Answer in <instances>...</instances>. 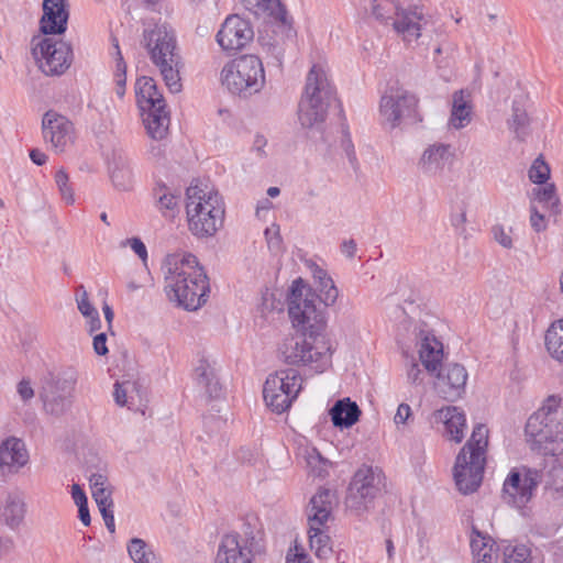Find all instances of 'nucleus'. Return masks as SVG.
<instances>
[{
  "instance_id": "f3484780",
  "label": "nucleus",
  "mask_w": 563,
  "mask_h": 563,
  "mask_svg": "<svg viewBox=\"0 0 563 563\" xmlns=\"http://www.w3.org/2000/svg\"><path fill=\"white\" fill-rule=\"evenodd\" d=\"M253 37L251 23L238 14L229 15L217 33L218 44L228 52L242 49Z\"/></svg>"
},
{
  "instance_id": "ddd939ff",
  "label": "nucleus",
  "mask_w": 563,
  "mask_h": 563,
  "mask_svg": "<svg viewBox=\"0 0 563 563\" xmlns=\"http://www.w3.org/2000/svg\"><path fill=\"white\" fill-rule=\"evenodd\" d=\"M32 55L38 68L47 76L65 74L74 59L71 45L66 41L52 37H34Z\"/></svg>"
},
{
  "instance_id": "39448f33",
  "label": "nucleus",
  "mask_w": 563,
  "mask_h": 563,
  "mask_svg": "<svg viewBox=\"0 0 563 563\" xmlns=\"http://www.w3.org/2000/svg\"><path fill=\"white\" fill-rule=\"evenodd\" d=\"M560 399L549 397L526 423V437L532 451L542 455L563 454V411Z\"/></svg>"
},
{
  "instance_id": "09e8293b",
  "label": "nucleus",
  "mask_w": 563,
  "mask_h": 563,
  "mask_svg": "<svg viewBox=\"0 0 563 563\" xmlns=\"http://www.w3.org/2000/svg\"><path fill=\"white\" fill-rule=\"evenodd\" d=\"M55 183L58 187V190L60 192L63 200L67 205H73L75 202L74 190L69 185V178H68V175L65 173V170L59 169L56 173Z\"/></svg>"
},
{
  "instance_id": "7c9ffc66",
  "label": "nucleus",
  "mask_w": 563,
  "mask_h": 563,
  "mask_svg": "<svg viewBox=\"0 0 563 563\" xmlns=\"http://www.w3.org/2000/svg\"><path fill=\"white\" fill-rule=\"evenodd\" d=\"M25 516V503L20 492H8L0 503V520L10 529H16Z\"/></svg>"
},
{
  "instance_id": "79ce46f5",
  "label": "nucleus",
  "mask_w": 563,
  "mask_h": 563,
  "mask_svg": "<svg viewBox=\"0 0 563 563\" xmlns=\"http://www.w3.org/2000/svg\"><path fill=\"white\" fill-rule=\"evenodd\" d=\"M534 200L541 203L544 208L552 210L554 213L559 212V198L555 192L554 184H547L543 187H537L532 191Z\"/></svg>"
},
{
  "instance_id": "393cba45",
  "label": "nucleus",
  "mask_w": 563,
  "mask_h": 563,
  "mask_svg": "<svg viewBox=\"0 0 563 563\" xmlns=\"http://www.w3.org/2000/svg\"><path fill=\"white\" fill-rule=\"evenodd\" d=\"M336 503L335 493L329 488H320L310 499L308 523L311 530L325 527Z\"/></svg>"
},
{
  "instance_id": "e433bc0d",
  "label": "nucleus",
  "mask_w": 563,
  "mask_h": 563,
  "mask_svg": "<svg viewBox=\"0 0 563 563\" xmlns=\"http://www.w3.org/2000/svg\"><path fill=\"white\" fill-rule=\"evenodd\" d=\"M545 347L549 354L563 364V319L554 321L545 332Z\"/></svg>"
},
{
  "instance_id": "49530a36",
  "label": "nucleus",
  "mask_w": 563,
  "mask_h": 563,
  "mask_svg": "<svg viewBox=\"0 0 563 563\" xmlns=\"http://www.w3.org/2000/svg\"><path fill=\"white\" fill-rule=\"evenodd\" d=\"M504 563H531L530 550L526 545L507 547Z\"/></svg>"
},
{
  "instance_id": "3c124183",
  "label": "nucleus",
  "mask_w": 563,
  "mask_h": 563,
  "mask_svg": "<svg viewBox=\"0 0 563 563\" xmlns=\"http://www.w3.org/2000/svg\"><path fill=\"white\" fill-rule=\"evenodd\" d=\"M474 536L471 538V549L474 558H478L479 554L485 552L492 545H495V542L489 538L483 536L481 532L474 530Z\"/></svg>"
},
{
  "instance_id": "7ed1b4c3",
  "label": "nucleus",
  "mask_w": 563,
  "mask_h": 563,
  "mask_svg": "<svg viewBox=\"0 0 563 563\" xmlns=\"http://www.w3.org/2000/svg\"><path fill=\"white\" fill-rule=\"evenodd\" d=\"M142 44L150 59L172 93L181 90L180 69L183 59L177 44L175 31L165 23L155 24L143 31Z\"/></svg>"
},
{
  "instance_id": "9b49d317",
  "label": "nucleus",
  "mask_w": 563,
  "mask_h": 563,
  "mask_svg": "<svg viewBox=\"0 0 563 563\" xmlns=\"http://www.w3.org/2000/svg\"><path fill=\"white\" fill-rule=\"evenodd\" d=\"M384 487V475L378 468L363 465L352 477L345 506L347 509L360 516L368 511L374 499Z\"/></svg>"
},
{
  "instance_id": "6e6d98bb",
  "label": "nucleus",
  "mask_w": 563,
  "mask_h": 563,
  "mask_svg": "<svg viewBox=\"0 0 563 563\" xmlns=\"http://www.w3.org/2000/svg\"><path fill=\"white\" fill-rule=\"evenodd\" d=\"M456 208H457V210L455 212H453L451 216V223L455 228H463L467 221V219H466V211H467L466 202L461 201L456 206Z\"/></svg>"
},
{
  "instance_id": "5fc2aeb1",
  "label": "nucleus",
  "mask_w": 563,
  "mask_h": 563,
  "mask_svg": "<svg viewBox=\"0 0 563 563\" xmlns=\"http://www.w3.org/2000/svg\"><path fill=\"white\" fill-rule=\"evenodd\" d=\"M111 489L110 487H106V488H97V490H95L92 493V497L98 506L99 507H113V501L111 499Z\"/></svg>"
},
{
  "instance_id": "20e7f679",
  "label": "nucleus",
  "mask_w": 563,
  "mask_h": 563,
  "mask_svg": "<svg viewBox=\"0 0 563 563\" xmlns=\"http://www.w3.org/2000/svg\"><path fill=\"white\" fill-rule=\"evenodd\" d=\"M333 346L325 331L287 336L278 347L283 362L302 366L314 373L325 372L332 364Z\"/></svg>"
},
{
  "instance_id": "9d476101",
  "label": "nucleus",
  "mask_w": 563,
  "mask_h": 563,
  "mask_svg": "<svg viewBox=\"0 0 563 563\" xmlns=\"http://www.w3.org/2000/svg\"><path fill=\"white\" fill-rule=\"evenodd\" d=\"M417 107L415 95L402 87L390 86L380 98L379 115L389 129H402L420 121Z\"/></svg>"
},
{
  "instance_id": "aec40b11",
  "label": "nucleus",
  "mask_w": 563,
  "mask_h": 563,
  "mask_svg": "<svg viewBox=\"0 0 563 563\" xmlns=\"http://www.w3.org/2000/svg\"><path fill=\"white\" fill-rule=\"evenodd\" d=\"M426 23L424 13L421 8L400 7L391 26L394 31L407 43L417 41L421 36L422 24Z\"/></svg>"
},
{
  "instance_id": "774afa93",
  "label": "nucleus",
  "mask_w": 563,
  "mask_h": 563,
  "mask_svg": "<svg viewBox=\"0 0 563 563\" xmlns=\"http://www.w3.org/2000/svg\"><path fill=\"white\" fill-rule=\"evenodd\" d=\"M474 560H481L484 563H497L498 551L496 544L488 548L485 552L479 554L478 558H474Z\"/></svg>"
},
{
  "instance_id": "412c9836",
  "label": "nucleus",
  "mask_w": 563,
  "mask_h": 563,
  "mask_svg": "<svg viewBox=\"0 0 563 563\" xmlns=\"http://www.w3.org/2000/svg\"><path fill=\"white\" fill-rule=\"evenodd\" d=\"M431 421L434 424H442L444 427V435L448 440L460 443L464 439L466 418L461 408L445 406L431 415Z\"/></svg>"
},
{
  "instance_id": "4d7b16f0",
  "label": "nucleus",
  "mask_w": 563,
  "mask_h": 563,
  "mask_svg": "<svg viewBox=\"0 0 563 563\" xmlns=\"http://www.w3.org/2000/svg\"><path fill=\"white\" fill-rule=\"evenodd\" d=\"M124 245H130V247L134 251V253L145 262L147 258V250L145 244L139 238H131L124 242Z\"/></svg>"
},
{
  "instance_id": "e2e57ef3",
  "label": "nucleus",
  "mask_w": 563,
  "mask_h": 563,
  "mask_svg": "<svg viewBox=\"0 0 563 563\" xmlns=\"http://www.w3.org/2000/svg\"><path fill=\"white\" fill-rule=\"evenodd\" d=\"M93 350L98 355H106L108 353L107 335L101 332L93 336Z\"/></svg>"
},
{
  "instance_id": "4c0bfd02",
  "label": "nucleus",
  "mask_w": 563,
  "mask_h": 563,
  "mask_svg": "<svg viewBox=\"0 0 563 563\" xmlns=\"http://www.w3.org/2000/svg\"><path fill=\"white\" fill-rule=\"evenodd\" d=\"M313 279L317 289L320 291V298L325 306L333 305L339 296V290L335 287L332 278L321 267H314Z\"/></svg>"
},
{
  "instance_id": "473e14b6",
  "label": "nucleus",
  "mask_w": 563,
  "mask_h": 563,
  "mask_svg": "<svg viewBox=\"0 0 563 563\" xmlns=\"http://www.w3.org/2000/svg\"><path fill=\"white\" fill-rule=\"evenodd\" d=\"M250 13L264 21L285 20V10L279 0H240Z\"/></svg>"
},
{
  "instance_id": "2f4dec72",
  "label": "nucleus",
  "mask_w": 563,
  "mask_h": 563,
  "mask_svg": "<svg viewBox=\"0 0 563 563\" xmlns=\"http://www.w3.org/2000/svg\"><path fill=\"white\" fill-rule=\"evenodd\" d=\"M473 106L471 95L465 90L455 91L452 96L451 115L449 126L463 129L472 121Z\"/></svg>"
},
{
  "instance_id": "f257e3e1",
  "label": "nucleus",
  "mask_w": 563,
  "mask_h": 563,
  "mask_svg": "<svg viewBox=\"0 0 563 563\" xmlns=\"http://www.w3.org/2000/svg\"><path fill=\"white\" fill-rule=\"evenodd\" d=\"M161 269L169 301L186 310H197L207 301L208 277L194 254H168Z\"/></svg>"
},
{
  "instance_id": "2eb2a0df",
  "label": "nucleus",
  "mask_w": 563,
  "mask_h": 563,
  "mask_svg": "<svg viewBox=\"0 0 563 563\" xmlns=\"http://www.w3.org/2000/svg\"><path fill=\"white\" fill-rule=\"evenodd\" d=\"M540 115L528 96L521 93L515 97L506 124L517 139L538 136V131L543 128Z\"/></svg>"
},
{
  "instance_id": "c85d7f7f",
  "label": "nucleus",
  "mask_w": 563,
  "mask_h": 563,
  "mask_svg": "<svg viewBox=\"0 0 563 563\" xmlns=\"http://www.w3.org/2000/svg\"><path fill=\"white\" fill-rule=\"evenodd\" d=\"M251 549L236 533L225 534L218 550L216 563H251Z\"/></svg>"
},
{
  "instance_id": "0eeeda50",
  "label": "nucleus",
  "mask_w": 563,
  "mask_h": 563,
  "mask_svg": "<svg viewBox=\"0 0 563 563\" xmlns=\"http://www.w3.org/2000/svg\"><path fill=\"white\" fill-rule=\"evenodd\" d=\"M135 97L148 136L154 141H162L167 135L169 113L155 80L146 76L137 78Z\"/></svg>"
},
{
  "instance_id": "423d86ee",
  "label": "nucleus",
  "mask_w": 563,
  "mask_h": 563,
  "mask_svg": "<svg viewBox=\"0 0 563 563\" xmlns=\"http://www.w3.org/2000/svg\"><path fill=\"white\" fill-rule=\"evenodd\" d=\"M487 446L488 429L484 424H478L457 454L453 468L455 485L462 494L474 493L479 487L486 464Z\"/></svg>"
},
{
  "instance_id": "cd10ccee",
  "label": "nucleus",
  "mask_w": 563,
  "mask_h": 563,
  "mask_svg": "<svg viewBox=\"0 0 563 563\" xmlns=\"http://www.w3.org/2000/svg\"><path fill=\"white\" fill-rule=\"evenodd\" d=\"M195 380L208 399H219L223 394L222 385L216 373L214 365L206 357L198 360L194 369Z\"/></svg>"
},
{
  "instance_id": "ea45409f",
  "label": "nucleus",
  "mask_w": 563,
  "mask_h": 563,
  "mask_svg": "<svg viewBox=\"0 0 563 563\" xmlns=\"http://www.w3.org/2000/svg\"><path fill=\"white\" fill-rule=\"evenodd\" d=\"M305 460L309 475L313 477H324L328 475L331 462L324 459L317 449L306 450Z\"/></svg>"
},
{
  "instance_id": "58836bf2",
  "label": "nucleus",
  "mask_w": 563,
  "mask_h": 563,
  "mask_svg": "<svg viewBox=\"0 0 563 563\" xmlns=\"http://www.w3.org/2000/svg\"><path fill=\"white\" fill-rule=\"evenodd\" d=\"M325 528L327 527H318V530H311L309 526L310 548L320 559H325L332 553L331 540Z\"/></svg>"
},
{
  "instance_id": "338daca9",
  "label": "nucleus",
  "mask_w": 563,
  "mask_h": 563,
  "mask_svg": "<svg viewBox=\"0 0 563 563\" xmlns=\"http://www.w3.org/2000/svg\"><path fill=\"white\" fill-rule=\"evenodd\" d=\"M99 510L102 515V518L104 520V523H106L108 530L111 533H113L115 530V526H114V515H113L112 507H99Z\"/></svg>"
},
{
  "instance_id": "a878e982",
  "label": "nucleus",
  "mask_w": 563,
  "mask_h": 563,
  "mask_svg": "<svg viewBox=\"0 0 563 563\" xmlns=\"http://www.w3.org/2000/svg\"><path fill=\"white\" fill-rule=\"evenodd\" d=\"M42 132L45 141H67L76 137L74 123L54 110L43 115Z\"/></svg>"
},
{
  "instance_id": "6e6552de",
  "label": "nucleus",
  "mask_w": 563,
  "mask_h": 563,
  "mask_svg": "<svg viewBox=\"0 0 563 563\" xmlns=\"http://www.w3.org/2000/svg\"><path fill=\"white\" fill-rule=\"evenodd\" d=\"M222 85L233 95L251 97L265 85V70L262 59L253 54L234 58L221 70Z\"/></svg>"
},
{
  "instance_id": "1a4fd4ad",
  "label": "nucleus",
  "mask_w": 563,
  "mask_h": 563,
  "mask_svg": "<svg viewBox=\"0 0 563 563\" xmlns=\"http://www.w3.org/2000/svg\"><path fill=\"white\" fill-rule=\"evenodd\" d=\"M288 314L292 325L300 333L325 331L324 309L318 303L316 295L301 278L294 280L290 287Z\"/></svg>"
},
{
  "instance_id": "5701e85b",
  "label": "nucleus",
  "mask_w": 563,
  "mask_h": 563,
  "mask_svg": "<svg viewBox=\"0 0 563 563\" xmlns=\"http://www.w3.org/2000/svg\"><path fill=\"white\" fill-rule=\"evenodd\" d=\"M455 157V150L450 143L429 144L418 162L420 172L427 175H437L443 170Z\"/></svg>"
},
{
  "instance_id": "6ab92c4d",
  "label": "nucleus",
  "mask_w": 563,
  "mask_h": 563,
  "mask_svg": "<svg viewBox=\"0 0 563 563\" xmlns=\"http://www.w3.org/2000/svg\"><path fill=\"white\" fill-rule=\"evenodd\" d=\"M69 18L67 0H43L40 30L45 35L64 34Z\"/></svg>"
},
{
  "instance_id": "8fccbe9b",
  "label": "nucleus",
  "mask_w": 563,
  "mask_h": 563,
  "mask_svg": "<svg viewBox=\"0 0 563 563\" xmlns=\"http://www.w3.org/2000/svg\"><path fill=\"white\" fill-rule=\"evenodd\" d=\"M114 48V60H115V70H114V81L115 86H123L125 87L126 78H125V71H126V64L123 59V56L121 54L119 43L117 40H114L113 43Z\"/></svg>"
},
{
  "instance_id": "69168bd1",
  "label": "nucleus",
  "mask_w": 563,
  "mask_h": 563,
  "mask_svg": "<svg viewBox=\"0 0 563 563\" xmlns=\"http://www.w3.org/2000/svg\"><path fill=\"white\" fill-rule=\"evenodd\" d=\"M265 236L271 249H277L280 243L278 228L273 225L265 230Z\"/></svg>"
},
{
  "instance_id": "680f3d73",
  "label": "nucleus",
  "mask_w": 563,
  "mask_h": 563,
  "mask_svg": "<svg viewBox=\"0 0 563 563\" xmlns=\"http://www.w3.org/2000/svg\"><path fill=\"white\" fill-rule=\"evenodd\" d=\"M407 379L412 385H420L423 382L422 371L416 362H412L407 369Z\"/></svg>"
},
{
  "instance_id": "f03ea898",
  "label": "nucleus",
  "mask_w": 563,
  "mask_h": 563,
  "mask_svg": "<svg viewBox=\"0 0 563 563\" xmlns=\"http://www.w3.org/2000/svg\"><path fill=\"white\" fill-rule=\"evenodd\" d=\"M225 206L219 191L207 181L195 179L186 190V219L198 239L216 235L224 222Z\"/></svg>"
},
{
  "instance_id": "4468645a",
  "label": "nucleus",
  "mask_w": 563,
  "mask_h": 563,
  "mask_svg": "<svg viewBox=\"0 0 563 563\" xmlns=\"http://www.w3.org/2000/svg\"><path fill=\"white\" fill-rule=\"evenodd\" d=\"M76 382L75 373L46 377L40 391L45 412L55 417L65 415L71 406L70 398Z\"/></svg>"
},
{
  "instance_id": "13d9d810",
  "label": "nucleus",
  "mask_w": 563,
  "mask_h": 563,
  "mask_svg": "<svg viewBox=\"0 0 563 563\" xmlns=\"http://www.w3.org/2000/svg\"><path fill=\"white\" fill-rule=\"evenodd\" d=\"M412 411L408 404H400L397 408L396 415L394 417V421L397 426L406 424L408 420L411 418Z\"/></svg>"
},
{
  "instance_id": "c756f323",
  "label": "nucleus",
  "mask_w": 563,
  "mask_h": 563,
  "mask_svg": "<svg viewBox=\"0 0 563 563\" xmlns=\"http://www.w3.org/2000/svg\"><path fill=\"white\" fill-rule=\"evenodd\" d=\"M330 104L301 96L298 119L302 128L319 130L324 123Z\"/></svg>"
},
{
  "instance_id": "0e129e2a",
  "label": "nucleus",
  "mask_w": 563,
  "mask_h": 563,
  "mask_svg": "<svg viewBox=\"0 0 563 563\" xmlns=\"http://www.w3.org/2000/svg\"><path fill=\"white\" fill-rule=\"evenodd\" d=\"M18 394L23 401H27L33 398L34 390L29 380L22 379L18 385Z\"/></svg>"
},
{
  "instance_id": "864d4df0",
  "label": "nucleus",
  "mask_w": 563,
  "mask_h": 563,
  "mask_svg": "<svg viewBox=\"0 0 563 563\" xmlns=\"http://www.w3.org/2000/svg\"><path fill=\"white\" fill-rule=\"evenodd\" d=\"M511 230L505 229L503 225H495L493 228V235L497 243H499L505 249L512 247V238L510 235Z\"/></svg>"
},
{
  "instance_id": "a211bd4d",
  "label": "nucleus",
  "mask_w": 563,
  "mask_h": 563,
  "mask_svg": "<svg viewBox=\"0 0 563 563\" xmlns=\"http://www.w3.org/2000/svg\"><path fill=\"white\" fill-rule=\"evenodd\" d=\"M467 377V371L463 365L451 363L438 372L434 388L443 399L455 401L465 393Z\"/></svg>"
},
{
  "instance_id": "dca6fc26",
  "label": "nucleus",
  "mask_w": 563,
  "mask_h": 563,
  "mask_svg": "<svg viewBox=\"0 0 563 563\" xmlns=\"http://www.w3.org/2000/svg\"><path fill=\"white\" fill-rule=\"evenodd\" d=\"M540 474L536 470H512L504 482V500L517 508L527 505L537 489Z\"/></svg>"
},
{
  "instance_id": "052dcab7",
  "label": "nucleus",
  "mask_w": 563,
  "mask_h": 563,
  "mask_svg": "<svg viewBox=\"0 0 563 563\" xmlns=\"http://www.w3.org/2000/svg\"><path fill=\"white\" fill-rule=\"evenodd\" d=\"M531 227L537 231H543L547 228L545 219L542 213H540L534 205L531 206V216H530Z\"/></svg>"
},
{
  "instance_id": "b1692460",
  "label": "nucleus",
  "mask_w": 563,
  "mask_h": 563,
  "mask_svg": "<svg viewBox=\"0 0 563 563\" xmlns=\"http://www.w3.org/2000/svg\"><path fill=\"white\" fill-rule=\"evenodd\" d=\"M29 452L22 439L9 437L0 443V468L5 473H18L29 463Z\"/></svg>"
},
{
  "instance_id": "37998d69",
  "label": "nucleus",
  "mask_w": 563,
  "mask_h": 563,
  "mask_svg": "<svg viewBox=\"0 0 563 563\" xmlns=\"http://www.w3.org/2000/svg\"><path fill=\"white\" fill-rule=\"evenodd\" d=\"M130 558L135 563H155V554L147 548L142 539H132L128 545Z\"/></svg>"
},
{
  "instance_id": "f704fd0d",
  "label": "nucleus",
  "mask_w": 563,
  "mask_h": 563,
  "mask_svg": "<svg viewBox=\"0 0 563 563\" xmlns=\"http://www.w3.org/2000/svg\"><path fill=\"white\" fill-rule=\"evenodd\" d=\"M400 7L398 0H371L367 11L380 25H391Z\"/></svg>"
},
{
  "instance_id": "603ef678",
  "label": "nucleus",
  "mask_w": 563,
  "mask_h": 563,
  "mask_svg": "<svg viewBox=\"0 0 563 563\" xmlns=\"http://www.w3.org/2000/svg\"><path fill=\"white\" fill-rule=\"evenodd\" d=\"M76 302H77L78 310L80 311V313L85 318L89 317V316H91V314H93L95 312L98 311L90 303L89 298H88V292H87V290L85 289V287L82 285H80L77 288V291H76Z\"/></svg>"
},
{
  "instance_id": "72a5a7b5",
  "label": "nucleus",
  "mask_w": 563,
  "mask_h": 563,
  "mask_svg": "<svg viewBox=\"0 0 563 563\" xmlns=\"http://www.w3.org/2000/svg\"><path fill=\"white\" fill-rule=\"evenodd\" d=\"M330 416L333 424L340 428H350L356 423L361 416V410L356 402L350 398L338 400L330 409Z\"/></svg>"
},
{
  "instance_id": "bb28decb",
  "label": "nucleus",
  "mask_w": 563,
  "mask_h": 563,
  "mask_svg": "<svg viewBox=\"0 0 563 563\" xmlns=\"http://www.w3.org/2000/svg\"><path fill=\"white\" fill-rule=\"evenodd\" d=\"M417 344L419 346V358L422 365L430 373L437 372L443 360L442 343L435 338L434 334L424 330H421L417 334Z\"/></svg>"
},
{
  "instance_id": "a19ab883",
  "label": "nucleus",
  "mask_w": 563,
  "mask_h": 563,
  "mask_svg": "<svg viewBox=\"0 0 563 563\" xmlns=\"http://www.w3.org/2000/svg\"><path fill=\"white\" fill-rule=\"evenodd\" d=\"M157 207L165 218L173 219L179 211L180 197L170 192L167 188H161L157 192Z\"/></svg>"
},
{
  "instance_id": "a18cd8bd",
  "label": "nucleus",
  "mask_w": 563,
  "mask_h": 563,
  "mask_svg": "<svg viewBox=\"0 0 563 563\" xmlns=\"http://www.w3.org/2000/svg\"><path fill=\"white\" fill-rule=\"evenodd\" d=\"M550 177V167L542 155H539L529 169V178L532 183L542 185Z\"/></svg>"
},
{
  "instance_id": "4be33fe9",
  "label": "nucleus",
  "mask_w": 563,
  "mask_h": 563,
  "mask_svg": "<svg viewBox=\"0 0 563 563\" xmlns=\"http://www.w3.org/2000/svg\"><path fill=\"white\" fill-rule=\"evenodd\" d=\"M302 96L328 104H331L335 99L334 87L329 79L328 70L324 66L316 64L311 67L307 75Z\"/></svg>"
},
{
  "instance_id": "f8f14e48",
  "label": "nucleus",
  "mask_w": 563,
  "mask_h": 563,
  "mask_svg": "<svg viewBox=\"0 0 563 563\" xmlns=\"http://www.w3.org/2000/svg\"><path fill=\"white\" fill-rule=\"evenodd\" d=\"M303 378L295 368H286L271 374L264 384L263 397L275 412L286 411L302 388Z\"/></svg>"
},
{
  "instance_id": "de8ad7c7",
  "label": "nucleus",
  "mask_w": 563,
  "mask_h": 563,
  "mask_svg": "<svg viewBox=\"0 0 563 563\" xmlns=\"http://www.w3.org/2000/svg\"><path fill=\"white\" fill-rule=\"evenodd\" d=\"M258 41L262 51L266 54V56L272 58L275 65L280 66L284 57L283 45L276 41L266 40L262 36L258 38Z\"/></svg>"
},
{
  "instance_id": "c9c22d12",
  "label": "nucleus",
  "mask_w": 563,
  "mask_h": 563,
  "mask_svg": "<svg viewBox=\"0 0 563 563\" xmlns=\"http://www.w3.org/2000/svg\"><path fill=\"white\" fill-rule=\"evenodd\" d=\"M113 397L117 405L132 408L136 401L141 400V385L136 380L117 382L114 385Z\"/></svg>"
},
{
  "instance_id": "c03bdc74",
  "label": "nucleus",
  "mask_w": 563,
  "mask_h": 563,
  "mask_svg": "<svg viewBox=\"0 0 563 563\" xmlns=\"http://www.w3.org/2000/svg\"><path fill=\"white\" fill-rule=\"evenodd\" d=\"M111 179L114 187L119 190L126 191L133 186L131 169L124 162L114 165L111 169Z\"/></svg>"
},
{
  "instance_id": "bf43d9fd",
  "label": "nucleus",
  "mask_w": 563,
  "mask_h": 563,
  "mask_svg": "<svg viewBox=\"0 0 563 563\" xmlns=\"http://www.w3.org/2000/svg\"><path fill=\"white\" fill-rule=\"evenodd\" d=\"M15 549V542L12 537L0 534V560L9 556Z\"/></svg>"
}]
</instances>
